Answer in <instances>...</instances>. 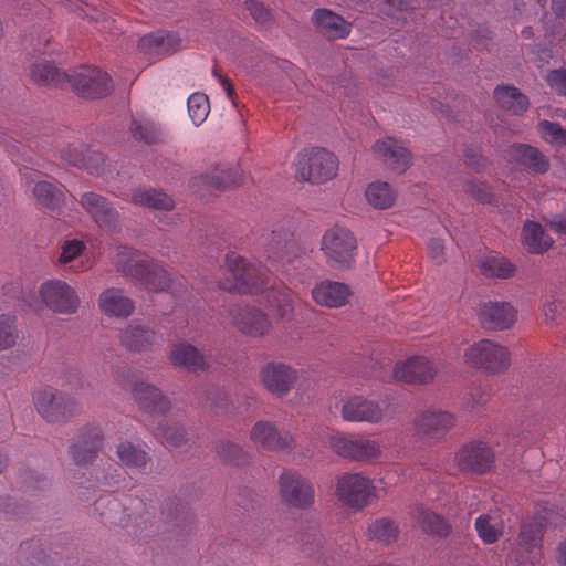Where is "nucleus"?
I'll return each instance as SVG.
<instances>
[{
  "label": "nucleus",
  "instance_id": "obj_1",
  "mask_svg": "<svg viewBox=\"0 0 566 566\" xmlns=\"http://www.w3.org/2000/svg\"><path fill=\"white\" fill-rule=\"evenodd\" d=\"M228 276L219 281L220 289L242 294L265 293L269 306L282 317L293 312L292 298L287 287L268 289L270 275L261 265L247 262L234 251H230L224 260Z\"/></svg>",
  "mask_w": 566,
  "mask_h": 566
},
{
  "label": "nucleus",
  "instance_id": "obj_2",
  "mask_svg": "<svg viewBox=\"0 0 566 566\" xmlns=\"http://www.w3.org/2000/svg\"><path fill=\"white\" fill-rule=\"evenodd\" d=\"M114 265L148 291H165L170 286L167 271L133 248L119 247Z\"/></svg>",
  "mask_w": 566,
  "mask_h": 566
},
{
  "label": "nucleus",
  "instance_id": "obj_3",
  "mask_svg": "<svg viewBox=\"0 0 566 566\" xmlns=\"http://www.w3.org/2000/svg\"><path fill=\"white\" fill-rule=\"evenodd\" d=\"M95 510L105 523L123 527L132 523L136 528L144 530L148 524L153 525L155 518V506L139 501L132 513H126L120 502L111 494L99 496L95 502Z\"/></svg>",
  "mask_w": 566,
  "mask_h": 566
},
{
  "label": "nucleus",
  "instance_id": "obj_4",
  "mask_svg": "<svg viewBox=\"0 0 566 566\" xmlns=\"http://www.w3.org/2000/svg\"><path fill=\"white\" fill-rule=\"evenodd\" d=\"M295 165L298 180L322 184L333 179L338 170L337 157L325 148H312L301 151Z\"/></svg>",
  "mask_w": 566,
  "mask_h": 566
},
{
  "label": "nucleus",
  "instance_id": "obj_5",
  "mask_svg": "<svg viewBox=\"0 0 566 566\" xmlns=\"http://www.w3.org/2000/svg\"><path fill=\"white\" fill-rule=\"evenodd\" d=\"M33 402L38 413L51 423L64 422L80 412L74 398L52 387L35 391Z\"/></svg>",
  "mask_w": 566,
  "mask_h": 566
},
{
  "label": "nucleus",
  "instance_id": "obj_6",
  "mask_svg": "<svg viewBox=\"0 0 566 566\" xmlns=\"http://www.w3.org/2000/svg\"><path fill=\"white\" fill-rule=\"evenodd\" d=\"M545 521L543 517L523 520L517 537V548L512 558L517 566H535L542 558Z\"/></svg>",
  "mask_w": 566,
  "mask_h": 566
},
{
  "label": "nucleus",
  "instance_id": "obj_7",
  "mask_svg": "<svg viewBox=\"0 0 566 566\" xmlns=\"http://www.w3.org/2000/svg\"><path fill=\"white\" fill-rule=\"evenodd\" d=\"M464 360L484 371L499 374L509 367L510 352L491 339H481L465 349Z\"/></svg>",
  "mask_w": 566,
  "mask_h": 566
},
{
  "label": "nucleus",
  "instance_id": "obj_8",
  "mask_svg": "<svg viewBox=\"0 0 566 566\" xmlns=\"http://www.w3.org/2000/svg\"><path fill=\"white\" fill-rule=\"evenodd\" d=\"M335 494L347 507L361 510L376 495L373 481L360 473H346L338 478Z\"/></svg>",
  "mask_w": 566,
  "mask_h": 566
},
{
  "label": "nucleus",
  "instance_id": "obj_9",
  "mask_svg": "<svg viewBox=\"0 0 566 566\" xmlns=\"http://www.w3.org/2000/svg\"><path fill=\"white\" fill-rule=\"evenodd\" d=\"M39 296L49 310L59 314H75L80 307L77 292L63 280L44 281L39 287Z\"/></svg>",
  "mask_w": 566,
  "mask_h": 566
},
{
  "label": "nucleus",
  "instance_id": "obj_10",
  "mask_svg": "<svg viewBox=\"0 0 566 566\" xmlns=\"http://www.w3.org/2000/svg\"><path fill=\"white\" fill-rule=\"evenodd\" d=\"M331 449L342 458L364 463L376 462L382 454L379 441L336 434L329 438Z\"/></svg>",
  "mask_w": 566,
  "mask_h": 566
},
{
  "label": "nucleus",
  "instance_id": "obj_11",
  "mask_svg": "<svg viewBox=\"0 0 566 566\" xmlns=\"http://www.w3.org/2000/svg\"><path fill=\"white\" fill-rule=\"evenodd\" d=\"M454 416L441 409H426L419 411L413 420L417 437L424 441L438 442L454 427Z\"/></svg>",
  "mask_w": 566,
  "mask_h": 566
},
{
  "label": "nucleus",
  "instance_id": "obj_12",
  "mask_svg": "<svg viewBox=\"0 0 566 566\" xmlns=\"http://www.w3.org/2000/svg\"><path fill=\"white\" fill-rule=\"evenodd\" d=\"M69 83L74 91L85 98H101L112 90L109 75L96 67L83 66L70 75Z\"/></svg>",
  "mask_w": 566,
  "mask_h": 566
},
{
  "label": "nucleus",
  "instance_id": "obj_13",
  "mask_svg": "<svg viewBox=\"0 0 566 566\" xmlns=\"http://www.w3.org/2000/svg\"><path fill=\"white\" fill-rule=\"evenodd\" d=\"M494 459L493 450L483 441L464 443L454 455L459 470L472 474L486 473L492 468Z\"/></svg>",
  "mask_w": 566,
  "mask_h": 566
},
{
  "label": "nucleus",
  "instance_id": "obj_14",
  "mask_svg": "<svg viewBox=\"0 0 566 566\" xmlns=\"http://www.w3.org/2000/svg\"><path fill=\"white\" fill-rule=\"evenodd\" d=\"M282 500L290 506L307 509L314 503V489L311 482L297 471L284 470L279 479Z\"/></svg>",
  "mask_w": 566,
  "mask_h": 566
},
{
  "label": "nucleus",
  "instance_id": "obj_15",
  "mask_svg": "<svg viewBox=\"0 0 566 566\" xmlns=\"http://www.w3.org/2000/svg\"><path fill=\"white\" fill-rule=\"evenodd\" d=\"M322 250L328 263L348 265L356 250V239L347 229L335 227L323 235Z\"/></svg>",
  "mask_w": 566,
  "mask_h": 566
},
{
  "label": "nucleus",
  "instance_id": "obj_16",
  "mask_svg": "<svg viewBox=\"0 0 566 566\" xmlns=\"http://www.w3.org/2000/svg\"><path fill=\"white\" fill-rule=\"evenodd\" d=\"M123 384H128L132 387V394L139 407L148 413H163L170 407L169 400L161 394V391L145 381L134 380L135 375L130 369L118 376Z\"/></svg>",
  "mask_w": 566,
  "mask_h": 566
},
{
  "label": "nucleus",
  "instance_id": "obj_17",
  "mask_svg": "<svg viewBox=\"0 0 566 566\" xmlns=\"http://www.w3.org/2000/svg\"><path fill=\"white\" fill-rule=\"evenodd\" d=\"M300 247L286 231H272L265 238L266 260L275 268H284L300 255Z\"/></svg>",
  "mask_w": 566,
  "mask_h": 566
},
{
  "label": "nucleus",
  "instance_id": "obj_18",
  "mask_svg": "<svg viewBox=\"0 0 566 566\" xmlns=\"http://www.w3.org/2000/svg\"><path fill=\"white\" fill-rule=\"evenodd\" d=\"M250 440L269 451H292L296 441L287 431H280L270 421H258L250 431Z\"/></svg>",
  "mask_w": 566,
  "mask_h": 566
},
{
  "label": "nucleus",
  "instance_id": "obj_19",
  "mask_svg": "<svg viewBox=\"0 0 566 566\" xmlns=\"http://www.w3.org/2000/svg\"><path fill=\"white\" fill-rule=\"evenodd\" d=\"M102 442V429L95 424L85 426L70 446L69 454L76 465H86L96 458Z\"/></svg>",
  "mask_w": 566,
  "mask_h": 566
},
{
  "label": "nucleus",
  "instance_id": "obj_20",
  "mask_svg": "<svg viewBox=\"0 0 566 566\" xmlns=\"http://www.w3.org/2000/svg\"><path fill=\"white\" fill-rule=\"evenodd\" d=\"M233 326L250 337L265 335L271 326L268 315L261 310L249 305H235L230 310Z\"/></svg>",
  "mask_w": 566,
  "mask_h": 566
},
{
  "label": "nucleus",
  "instance_id": "obj_21",
  "mask_svg": "<svg viewBox=\"0 0 566 566\" xmlns=\"http://www.w3.org/2000/svg\"><path fill=\"white\" fill-rule=\"evenodd\" d=\"M392 374L397 381L424 385L433 380L437 375V367L424 356H413L397 363Z\"/></svg>",
  "mask_w": 566,
  "mask_h": 566
},
{
  "label": "nucleus",
  "instance_id": "obj_22",
  "mask_svg": "<svg viewBox=\"0 0 566 566\" xmlns=\"http://www.w3.org/2000/svg\"><path fill=\"white\" fill-rule=\"evenodd\" d=\"M80 205L99 227L112 232L119 230V214L102 195L94 191L84 192L80 198Z\"/></svg>",
  "mask_w": 566,
  "mask_h": 566
},
{
  "label": "nucleus",
  "instance_id": "obj_23",
  "mask_svg": "<svg viewBox=\"0 0 566 566\" xmlns=\"http://www.w3.org/2000/svg\"><path fill=\"white\" fill-rule=\"evenodd\" d=\"M263 386L273 395L283 397L294 386L297 370L284 363H268L260 371Z\"/></svg>",
  "mask_w": 566,
  "mask_h": 566
},
{
  "label": "nucleus",
  "instance_id": "obj_24",
  "mask_svg": "<svg viewBox=\"0 0 566 566\" xmlns=\"http://www.w3.org/2000/svg\"><path fill=\"white\" fill-rule=\"evenodd\" d=\"M385 416V409L376 401L353 396L342 406V417L349 422L378 423Z\"/></svg>",
  "mask_w": 566,
  "mask_h": 566
},
{
  "label": "nucleus",
  "instance_id": "obj_25",
  "mask_svg": "<svg viewBox=\"0 0 566 566\" xmlns=\"http://www.w3.org/2000/svg\"><path fill=\"white\" fill-rule=\"evenodd\" d=\"M515 319L516 310L506 302H488L480 305L479 321L486 329L509 328Z\"/></svg>",
  "mask_w": 566,
  "mask_h": 566
},
{
  "label": "nucleus",
  "instance_id": "obj_26",
  "mask_svg": "<svg viewBox=\"0 0 566 566\" xmlns=\"http://www.w3.org/2000/svg\"><path fill=\"white\" fill-rule=\"evenodd\" d=\"M349 295L350 290L345 283L329 280L316 283L312 290L313 301L321 306L331 308L344 306Z\"/></svg>",
  "mask_w": 566,
  "mask_h": 566
},
{
  "label": "nucleus",
  "instance_id": "obj_27",
  "mask_svg": "<svg viewBox=\"0 0 566 566\" xmlns=\"http://www.w3.org/2000/svg\"><path fill=\"white\" fill-rule=\"evenodd\" d=\"M374 151L395 172H403L410 165V153L396 139L388 137L374 145Z\"/></svg>",
  "mask_w": 566,
  "mask_h": 566
},
{
  "label": "nucleus",
  "instance_id": "obj_28",
  "mask_svg": "<svg viewBox=\"0 0 566 566\" xmlns=\"http://www.w3.org/2000/svg\"><path fill=\"white\" fill-rule=\"evenodd\" d=\"M62 158L70 165L86 169L90 174H98L104 156L97 151H91L82 143H72L62 150Z\"/></svg>",
  "mask_w": 566,
  "mask_h": 566
},
{
  "label": "nucleus",
  "instance_id": "obj_29",
  "mask_svg": "<svg viewBox=\"0 0 566 566\" xmlns=\"http://www.w3.org/2000/svg\"><path fill=\"white\" fill-rule=\"evenodd\" d=\"M313 21L317 29L329 39H345L352 30L349 22L327 9L315 10Z\"/></svg>",
  "mask_w": 566,
  "mask_h": 566
},
{
  "label": "nucleus",
  "instance_id": "obj_30",
  "mask_svg": "<svg viewBox=\"0 0 566 566\" xmlns=\"http://www.w3.org/2000/svg\"><path fill=\"white\" fill-rule=\"evenodd\" d=\"M98 306L107 316L127 317L134 311V303L120 289H106L98 297Z\"/></svg>",
  "mask_w": 566,
  "mask_h": 566
},
{
  "label": "nucleus",
  "instance_id": "obj_31",
  "mask_svg": "<svg viewBox=\"0 0 566 566\" xmlns=\"http://www.w3.org/2000/svg\"><path fill=\"white\" fill-rule=\"evenodd\" d=\"M170 361L172 365L190 371L202 370L207 366L205 357L198 348L186 342H179L172 346Z\"/></svg>",
  "mask_w": 566,
  "mask_h": 566
},
{
  "label": "nucleus",
  "instance_id": "obj_32",
  "mask_svg": "<svg viewBox=\"0 0 566 566\" xmlns=\"http://www.w3.org/2000/svg\"><path fill=\"white\" fill-rule=\"evenodd\" d=\"M154 339V331L136 323L127 325L119 335L120 344L130 352L147 350Z\"/></svg>",
  "mask_w": 566,
  "mask_h": 566
},
{
  "label": "nucleus",
  "instance_id": "obj_33",
  "mask_svg": "<svg viewBox=\"0 0 566 566\" xmlns=\"http://www.w3.org/2000/svg\"><path fill=\"white\" fill-rule=\"evenodd\" d=\"M510 155L520 165L536 174H544L549 168L548 159L535 147L514 145L511 147Z\"/></svg>",
  "mask_w": 566,
  "mask_h": 566
},
{
  "label": "nucleus",
  "instance_id": "obj_34",
  "mask_svg": "<svg viewBox=\"0 0 566 566\" xmlns=\"http://www.w3.org/2000/svg\"><path fill=\"white\" fill-rule=\"evenodd\" d=\"M120 463L129 469L146 473L151 459L147 451L130 441H122L116 449Z\"/></svg>",
  "mask_w": 566,
  "mask_h": 566
},
{
  "label": "nucleus",
  "instance_id": "obj_35",
  "mask_svg": "<svg viewBox=\"0 0 566 566\" xmlns=\"http://www.w3.org/2000/svg\"><path fill=\"white\" fill-rule=\"evenodd\" d=\"M132 202L155 211H170L175 207L174 200L167 193L153 188L134 190Z\"/></svg>",
  "mask_w": 566,
  "mask_h": 566
},
{
  "label": "nucleus",
  "instance_id": "obj_36",
  "mask_svg": "<svg viewBox=\"0 0 566 566\" xmlns=\"http://www.w3.org/2000/svg\"><path fill=\"white\" fill-rule=\"evenodd\" d=\"M412 518L428 534L446 537L451 531L450 524L439 514L431 512L423 506H417L412 511Z\"/></svg>",
  "mask_w": 566,
  "mask_h": 566
},
{
  "label": "nucleus",
  "instance_id": "obj_37",
  "mask_svg": "<svg viewBox=\"0 0 566 566\" xmlns=\"http://www.w3.org/2000/svg\"><path fill=\"white\" fill-rule=\"evenodd\" d=\"M31 80L42 86H60L69 82L70 76L59 71V69L48 61L35 62L30 69Z\"/></svg>",
  "mask_w": 566,
  "mask_h": 566
},
{
  "label": "nucleus",
  "instance_id": "obj_38",
  "mask_svg": "<svg viewBox=\"0 0 566 566\" xmlns=\"http://www.w3.org/2000/svg\"><path fill=\"white\" fill-rule=\"evenodd\" d=\"M522 242L528 252L534 254H542L553 244L552 238L545 233L542 226L531 221L524 224Z\"/></svg>",
  "mask_w": 566,
  "mask_h": 566
},
{
  "label": "nucleus",
  "instance_id": "obj_39",
  "mask_svg": "<svg viewBox=\"0 0 566 566\" xmlns=\"http://www.w3.org/2000/svg\"><path fill=\"white\" fill-rule=\"evenodd\" d=\"M64 187L60 184L42 180L34 185L33 195L41 206L54 210L64 202Z\"/></svg>",
  "mask_w": 566,
  "mask_h": 566
},
{
  "label": "nucleus",
  "instance_id": "obj_40",
  "mask_svg": "<svg viewBox=\"0 0 566 566\" xmlns=\"http://www.w3.org/2000/svg\"><path fill=\"white\" fill-rule=\"evenodd\" d=\"M474 527L484 544H494L504 534V523L495 514H481L475 518Z\"/></svg>",
  "mask_w": 566,
  "mask_h": 566
},
{
  "label": "nucleus",
  "instance_id": "obj_41",
  "mask_svg": "<svg viewBox=\"0 0 566 566\" xmlns=\"http://www.w3.org/2000/svg\"><path fill=\"white\" fill-rule=\"evenodd\" d=\"M129 130L135 140L146 145L160 144L166 140L165 132L148 119L133 118Z\"/></svg>",
  "mask_w": 566,
  "mask_h": 566
},
{
  "label": "nucleus",
  "instance_id": "obj_42",
  "mask_svg": "<svg viewBox=\"0 0 566 566\" xmlns=\"http://www.w3.org/2000/svg\"><path fill=\"white\" fill-rule=\"evenodd\" d=\"M494 98L502 108L509 109L514 114H521L528 107L527 97L514 86H497L494 90Z\"/></svg>",
  "mask_w": 566,
  "mask_h": 566
},
{
  "label": "nucleus",
  "instance_id": "obj_43",
  "mask_svg": "<svg viewBox=\"0 0 566 566\" xmlns=\"http://www.w3.org/2000/svg\"><path fill=\"white\" fill-rule=\"evenodd\" d=\"M369 205L375 209L385 210L390 208L396 199V193L385 181H374L369 184L365 192Z\"/></svg>",
  "mask_w": 566,
  "mask_h": 566
},
{
  "label": "nucleus",
  "instance_id": "obj_44",
  "mask_svg": "<svg viewBox=\"0 0 566 566\" xmlns=\"http://www.w3.org/2000/svg\"><path fill=\"white\" fill-rule=\"evenodd\" d=\"M483 275L507 279L514 274L515 266L501 255H485L480 263Z\"/></svg>",
  "mask_w": 566,
  "mask_h": 566
},
{
  "label": "nucleus",
  "instance_id": "obj_45",
  "mask_svg": "<svg viewBox=\"0 0 566 566\" xmlns=\"http://www.w3.org/2000/svg\"><path fill=\"white\" fill-rule=\"evenodd\" d=\"M367 535L370 539L390 544L398 536V526L388 517H380L368 525Z\"/></svg>",
  "mask_w": 566,
  "mask_h": 566
},
{
  "label": "nucleus",
  "instance_id": "obj_46",
  "mask_svg": "<svg viewBox=\"0 0 566 566\" xmlns=\"http://www.w3.org/2000/svg\"><path fill=\"white\" fill-rule=\"evenodd\" d=\"M176 35L166 32L149 33L139 40L138 48L145 53H156L168 51V46L177 44Z\"/></svg>",
  "mask_w": 566,
  "mask_h": 566
},
{
  "label": "nucleus",
  "instance_id": "obj_47",
  "mask_svg": "<svg viewBox=\"0 0 566 566\" xmlns=\"http://www.w3.org/2000/svg\"><path fill=\"white\" fill-rule=\"evenodd\" d=\"M205 185L216 190H224L241 181L237 169L219 170L214 169L211 175L201 177Z\"/></svg>",
  "mask_w": 566,
  "mask_h": 566
},
{
  "label": "nucleus",
  "instance_id": "obj_48",
  "mask_svg": "<svg viewBox=\"0 0 566 566\" xmlns=\"http://www.w3.org/2000/svg\"><path fill=\"white\" fill-rule=\"evenodd\" d=\"M188 113L196 126L201 125L210 111L209 99L202 93H193L188 97Z\"/></svg>",
  "mask_w": 566,
  "mask_h": 566
},
{
  "label": "nucleus",
  "instance_id": "obj_49",
  "mask_svg": "<svg viewBox=\"0 0 566 566\" xmlns=\"http://www.w3.org/2000/svg\"><path fill=\"white\" fill-rule=\"evenodd\" d=\"M19 338L15 317L8 314L0 315V352L13 347Z\"/></svg>",
  "mask_w": 566,
  "mask_h": 566
},
{
  "label": "nucleus",
  "instance_id": "obj_50",
  "mask_svg": "<svg viewBox=\"0 0 566 566\" xmlns=\"http://www.w3.org/2000/svg\"><path fill=\"white\" fill-rule=\"evenodd\" d=\"M155 436L163 440V443L170 447H179L186 440V431L178 423L166 421L160 423Z\"/></svg>",
  "mask_w": 566,
  "mask_h": 566
},
{
  "label": "nucleus",
  "instance_id": "obj_51",
  "mask_svg": "<svg viewBox=\"0 0 566 566\" xmlns=\"http://www.w3.org/2000/svg\"><path fill=\"white\" fill-rule=\"evenodd\" d=\"M220 459L229 464L241 465L248 461V454L240 446L230 441H222L217 447Z\"/></svg>",
  "mask_w": 566,
  "mask_h": 566
},
{
  "label": "nucleus",
  "instance_id": "obj_52",
  "mask_svg": "<svg viewBox=\"0 0 566 566\" xmlns=\"http://www.w3.org/2000/svg\"><path fill=\"white\" fill-rule=\"evenodd\" d=\"M542 137L545 142L566 148V130L562 129L558 124L548 120L539 123Z\"/></svg>",
  "mask_w": 566,
  "mask_h": 566
},
{
  "label": "nucleus",
  "instance_id": "obj_53",
  "mask_svg": "<svg viewBox=\"0 0 566 566\" xmlns=\"http://www.w3.org/2000/svg\"><path fill=\"white\" fill-rule=\"evenodd\" d=\"M22 488L25 492L35 494L38 491H44L50 486V481L38 472L25 470L21 474Z\"/></svg>",
  "mask_w": 566,
  "mask_h": 566
},
{
  "label": "nucleus",
  "instance_id": "obj_54",
  "mask_svg": "<svg viewBox=\"0 0 566 566\" xmlns=\"http://www.w3.org/2000/svg\"><path fill=\"white\" fill-rule=\"evenodd\" d=\"M84 250L85 244L83 241L77 239L66 240L61 247L57 262L61 264L71 263L80 256Z\"/></svg>",
  "mask_w": 566,
  "mask_h": 566
},
{
  "label": "nucleus",
  "instance_id": "obj_55",
  "mask_svg": "<svg viewBox=\"0 0 566 566\" xmlns=\"http://www.w3.org/2000/svg\"><path fill=\"white\" fill-rule=\"evenodd\" d=\"M61 3L70 11L76 12L80 17L83 18L98 21L99 17L103 15V13L97 9L92 8L88 4H84L80 0H61Z\"/></svg>",
  "mask_w": 566,
  "mask_h": 566
},
{
  "label": "nucleus",
  "instance_id": "obj_56",
  "mask_svg": "<svg viewBox=\"0 0 566 566\" xmlns=\"http://www.w3.org/2000/svg\"><path fill=\"white\" fill-rule=\"evenodd\" d=\"M464 191L481 202H489L492 197L490 188L483 182L467 181Z\"/></svg>",
  "mask_w": 566,
  "mask_h": 566
},
{
  "label": "nucleus",
  "instance_id": "obj_57",
  "mask_svg": "<svg viewBox=\"0 0 566 566\" xmlns=\"http://www.w3.org/2000/svg\"><path fill=\"white\" fill-rule=\"evenodd\" d=\"M547 82L559 95H566V70H554L547 75Z\"/></svg>",
  "mask_w": 566,
  "mask_h": 566
},
{
  "label": "nucleus",
  "instance_id": "obj_58",
  "mask_svg": "<svg viewBox=\"0 0 566 566\" xmlns=\"http://www.w3.org/2000/svg\"><path fill=\"white\" fill-rule=\"evenodd\" d=\"M247 9L250 11L251 15L259 24H264L268 22L270 18L269 11L263 7L262 3L255 0H247L245 1Z\"/></svg>",
  "mask_w": 566,
  "mask_h": 566
},
{
  "label": "nucleus",
  "instance_id": "obj_59",
  "mask_svg": "<svg viewBox=\"0 0 566 566\" xmlns=\"http://www.w3.org/2000/svg\"><path fill=\"white\" fill-rule=\"evenodd\" d=\"M428 253L431 259L440 263L442 261L443 244L440 239H432L428 243Z\"/></svg>",
  "mask_w": 566,
  "mask_h": 566
},
{
  "label": "nucleus",
  "instance_id": "obj_60",
  "mask_svg": "<svg viewBox=\"0 0 566 566\" xmlns=\"http://www.w3.org/2000/svg\"><path fill=\"white\" fill-rule=\"evenodd\" d=\"M464 157L467 165L474 169H480L485 164V158H483L472 149H467L464 151Z\"/></svg>",
  "mask_w": 566,
  "mask_h": 566
},
{
  "label": "nucleus",
  "instance_id": "obj_61",
  "mask_svg": "<svg viewBox=\"0 0 566 566\" xmlns=\"http://www.w3.org/2000/svg\"><path fill=\"white\" fill-rule=\"evenodd\" d=\"M548 224L553 231L558 234H566V213L553 216L548 220Z\"/></svg>",
  "mask_w": 566,
  "mask_h": 566
},
{
  "label": "nucleus",
  "instance_id": "obj_62",
  "mask_svg": "<svg viewBox=\"0 0 566 566\" xmlns=\"http://www.w3.org/2000/svg\"><path fill=\"white\" fill-rule=\"evenodd\" d=\"M213 75L219 80L220 84L222 85L227 96L229 99L233 101L234 98V88L230 82V80L222 74L219 73L217 69H213L212 71Z\"/></svg>",
  "mask_w": 566,
  "mask_h": 566
},
{
  "label": "nucleus",
  "instance_id": "obj_63",
  "mask_svg": "<svg viewBox=\"0 0 566 566\" xmlns=\"http://www.w3.org/2000/svg\"><path fill=\"white\" fill-rule=\"evenodd\" d=\"M0 510L13 515H19L22 513L20 510V505H18V503L15 502H11V497H8L4 500V502L0 503Z\"/></svg>",
  "mask_w": 566,
  "mask_h": 566
},
{
  "label": "nucleus",
  "instance_id": "obj_64",
  "mask_svg": "<svg viewBox=\"0 0 566 566\" xmlns=\"http://www.w3.org/2000/svg\"><path fill=\"white\" fill-rule=\"evenodd\" d=\"M556 560L560 566H566V539L559 542L556 547Z\"/></svg>",
  "mask_w": 566,
  "mask_h": 566
}]
</instances>
